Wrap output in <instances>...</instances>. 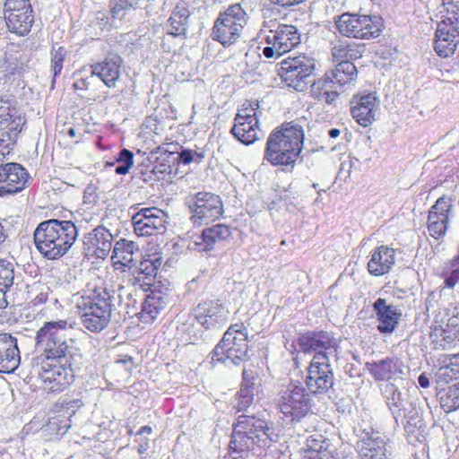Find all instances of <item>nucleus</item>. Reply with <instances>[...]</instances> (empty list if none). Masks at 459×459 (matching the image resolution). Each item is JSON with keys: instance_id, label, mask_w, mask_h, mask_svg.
<instances>
[{"instance_id": "nucleus-1", "label": "nucleus", "mask_w": 459, "mask_h": 459, "mask_svg": "<svg viewBox=\"0 0 459 459\" xmlns=\"http://www.w3.org/2000/svg\"><path fill=\"white\" fill-rule=\"evenodd\" d=\"M279 439L273 422L255 414H241L232 424L229 456L232 459L244 458L255 446L270 447Z\"/></svg>"}, {"instance_id": "nucleus-2", "label": "nucleus", "mask_w": 459, "mask_h": 459, "mask_svg": "<svg viewBox=\"0 0 459 459\" xmlns=\"http://www.w3.org/2000/svg\"><path fill=\"white\" fill-rule=\"evenodd\" d=\"M305 134L302 126L296 121L285 122L269 134L264 160L281 171L291 172L303 149Z\"/></svg>"}, {"instance_id": "nucleus-3", "label": "nucleus", "mask_w": 459, "mask_h": 459, "mask_svg": "<svg viewBox=\"0 0 459 459\" xmlns=\"http://www.w3.org/2000/svg\"><path fill=\"white\" fill-rule=\"evenodd\" d=\"M66 320L45 322L36 333V345L42 347L48 360L63 361V365L80 366L82 356L74 341L66 337L72 328Z\"/></svg>"}, {"instance_id": "nucleus-4", "label": "nucleus", "mask_w": 459, "mask_h": 459, "mask_svg": "<svg viewBox=\"0 0 459 459\" xmlns=\"http://www.w3.org/2000/svg\"><path fill=\"white\" fill-rule=\"evenodd\" d=\"M34 243L47 259H57L65 255L78 237L72 221L51 219L40 222L34 230Z\"/></svg>"}, {"instance_id": "nucleus-5", "label": "nucleus", "mask_w": 459, "mask_h": 459, "mask_svg": "<svg viewBox=\"0 0 459 459\" xmlns=\"http://www.w3.org/2000/svg\"><path fill=\"white\" fill-rule=\"evenodd\" d=\"M248 332L243 324L231 325L212 351V360L224 365L240 366L248 361Z\"/></svg>"}, {"instance_id": "nucleus-6", "label": "nucleus", "mask_w": 459, "mask_h": 459, "mask_svg": "<svg viewBox=\"0 0 459 459\" xmlns=\"http://www.w3.org/2000/svg\"><path fill=\"white\" fill-rule=\"evenodd\" d=\"M104 289L96 297H80L76 303L77 313L83 326L91 332L98 333L103 330L110 321L112 313V294Z\"/></svg>"}, {"instance_id": "nucleus-7", "label": "nucleus", "mask_w": 459, "mask_h": 459, "mask_svg": "<svg viewBox=\"0 0 459 459\" xmlns=\"http://www.w3.org/2000/svg\"><path fill=\"white\" fill-rule=\"evenodd\" d=\"M311 394L299 382H290L280 393L278 405L285 420L295 424L306 418L312 410Z\"/></svg>"}, {"instance_id": "nucleus-8", "label": "nucleus", "mask_w": 459, "mask_h": 459, "mask_svg": "<svg viewBox=\"0 0 459 459\" xmlns=\"http://www.w3.org/2000/svg\"><path fill=\"white\" fill-rule=\"evenodd\" d=\"M446 15L437 24L435 51L441 57L452 56L459 43V5L453 1L444 2Z\"/></svg>"}, {"instance_id": "nucleus-9", "label": "nucleus", "mask_w": 459, "mask_h": 459, "mask_svg": "<svg viewBox=\"0 0 459 459\" xmlns=\"http://www.w3.org/2000/svg\"><path fill=\"white\" fill-rule=\"evenodd\" d=\"M247 22V13L239 4L230 5L214 22L212 37L224 47L234 44Z\"/></svg>"}, {"instance_id": "nucleus-10", "label": "nucleus", "mask_w": 459, "mask_h": 459, "mask_svg": "<svg viewBox=\"0 0 459 459\" xmlns=\"http://www.w3.org/2000/svg\"><path fill=\"white\" fill-rule=\"evenodd\" d=\"M304 383L306 389L315 395H331L335 394V377L329 358L318 355L307 367Z\"/></svg>"}, {"instance_id": "nucleus-11", "label": "nucleus", "mask_w": 459, "mask_h": 459, "mask_svg": "<svg viewBox=\"0 0 459 459\" xmlns=\"http://www.w3.org/2000/svg\"><path fill=\"white\" fill-rule=\"evenodd\" d=\"M148 165L142 164L143 180L152 183L160 180L170 181L176 177L178 168L174 158V151L165 149L164 145L152 150L147 157Z\"/></svg>"}, {"instance_id": "nucleus-12", "label": "nucleus", "mask_w": 459, "mask_h": 459, "mask_svg": "<svg viewBox=\"0 0 459 459\" xmlns=\"http://www.w3.org/2000/svg\"><path fill=\"white\" fill-rule=\"evenodd\" d=\"M315 67L314 58L299 56L284 60L281 63L279 75L288 87L293 88L297 91H304L312 82Z\"/></svg>"}, {"instance_id": "nucleus-13", "label": "nucleus", "mask_w": 459, "mask_h": 459, "mask_svg": "<svg viewBox=\"0 0 459 459\" xmlns=\"http://www.w3.org/2000/svg\"><path fill=\"white\" fill-rule=\"evenodd\" d=\"M56 364L49 362L32 365V369L38 374L43 383V388L49 392H61L69 385L74 377V371L80 366L63 365V361H56Z\"/></svg>"}, {"instance_id": "nucleus-14", "label": "nucleus", "mask_w": 459, "mask_h": 459, "mask_svg": "<svg viewBox=\"0 0 459 459\" xmlns=\"http://www.w3.org/2000/svg\"><path fill=\"white\" fill-rule=\"evenodd\" d=\"M130 219L121 221L125 230L133 228L137 236H152L166 230L167 214L156 208H148L127 215Z\"/></svg>"}, {"instance_id": "nucleus-15", "label": "nucleus", "mask_w": 459, "mask_h": 459, "mask_svg": "<svg viewBox=\"0 0 459 459\" xmlns=\"http://www.w3.org/2000/svg\"><path fill=\"white\" fill-rule=\"evenodd\" d=\"M30 0H5L4 15L8 30L21 36L27 35L34 22Z\"/></svg>"}, {"instance_id": "nucleus-16", "label": "nucleus", "mask_w": 459, "mask_h": 459, "mask_svg": "<svg viewBox=\"0 0 459 459\" xmlns=\"http://www.w3.org/2000/svg\"><path fill=\"white\" fill-rule=\"evenodd\" d=\"M296 343L303 353L314 352L312 359H316L318 355H325L326 358L336 355L339 349L337 339L331 333L323 330L300 333L296 339Z\"/></svg>"}, {"instance_id": "nucleus-17", "label": "nucleus", "mask_w": 459, "mask_h": 459, "mask_svg": "<svg viewBox=\"0 0 459 459\" xmlns=\"http://www.w3.org/2000/svg\"><path fill=\"white\" fill-rule=\"evenodd\" d=\"M358 442L361 459H393L392 442L380 432L364 429Z\"/></svg>"}, {"instance_id": "nucleus-18", "label": "nucleus", "mask_w": 459, "mask_h": 459, "mask_svg": "<svg viewBox=\"0 0 459 459\" xmlns=\"http://www.w3.org/2000/svg\"><path fill=\"white\" fill-rule=\"evenodd\" d=\"M113 235L103 226H98L91 232L84 235L82 254L87 259L92 257L104 259L111 253L110 260L115 266V248L112 249Z\"/></svg>"}, {"instance_id": "nucleus-19", "label": "nucleus", "mask_w": 459, "mask_h": 459, "mask_svg": "<svg viewBox=\"0 0 459 459\" xmlns=\"http://www.w3.org/2000/svg\"><path fill=\"white\" fill-rule=\"evenodd\" d=\"M194 223L202 224L205 221H215L223 213V204L220 195L209 192H198L189 204Z\"/></svg>"}, {"instance_id": "nucleus-20", "label": "nucleus", "mask_w": 459, "mask_h": 459, "mask_svg": "<svg viewBox=\"0 0 459 459\" xmlns=\"http://www.w3.org/2000/svg\"><path fill=\"white\" fill-rule=\"evenodd\" d=\"M365 368L377 382L403 379L407 369L404 361L395 355L368 361Z\"/></svg>"}, {"instance_id": "nucleus-21", "label": "nucleus", "mask_w": 459, "mask_h": 459, "mask_svg": "<svg viewBox=\"0 0 459 459\" xmlns=\"http://www.w3.org/2000/svg\"><path fill=\"white\" fill-rule=\"evenodd\" d=\"M452 199L445 195L439 197L430 207L428 215V230L436 239L443 237L449 225L453 212Z\"/></svg>"}, {"instance_id": "nucleus-22", "label": "nucleus", "mask_w": 459, "mask_h": 459, "mask_svg": "<svg viewBox=\"0 0 459 459\" xmlns=\"http://www.w3.org/2000/svg\"><path fill=\"white\" fill-rule=\"evenodd\" d=\"M29 179L27 169L16 162L0 165V197L21 192Z\"/></svg>"}, {"instance_id": "nucleus-23", "label": "nucleus", "mask_w": 459, "mask_h": 459, "mask_svg": "<svg viewBox=\"0 0 459 459\" xmlns=\"http://www.w3.org/2000/svg\"><path fill=\"white\" fill-rule=\"evenodd\" d=\"M234 137L245 145H250L260 139L262 134L256 113L251 114L247 108L242 109L235 117V125L230 130Z\"/></svg>"}, {"instance_id": "nucleus-24", "label": "nucleus", "mask_w": 459, "mask_h": 459, "mask_svg": "<svg viewBox=\"0 0 459 459\" xmlns=\"http://www.w3.org/2000/svg\"><path fill=\"white\" fill-rule=\"evenodd\" d=\"M378 325L377 331L382 334H391L397 327L402 317V310L393 304L387 303L385 299L377 298L372 304Z\"/></svg>"}, {"instance_id": "nucleus-25", "label": "nucleus", "mask_w": 459, "mask_h": 459, "mask_svg": "<svg viewBox=\"0 0 459 459\" xmlns=\"http://www.w3.org/2000/svg\"><path fill=\"white\" fill-rule=\"evenodd\" d=\"M192 316L206 330L219 328L226 322L224 307L219 300L199 303L193 309Z\"/></svg>"}, {"instance_id": "nucleus-26", "label": "nucleus", "mask_w": 459, "mask_h": 459, "mask_svg": "<svg viewBox=\"0 0 459 459\" xmlns=\"http://www.w3.org/2000/svg\"><path fill=\"white\" fill-rule=\"evenodd\" d=\"M353 118L362 126L367 127L375 121V110L379 105L377 92L358 94L350 101Z\"/></svg>"}, {"instance_id": "nucleus-27", "label": "nucleus", "mask_w": 459, "mask_h": 459, "mask_svg": "<svg viewBox=\"0 0 459 459\" xmlns=\"http://www.w3.org/2000/svg\"><path fill=\"white\" fill-rule=\"evenodd\" d=\"M383 395L396 425H399L403 417L410 414L411 411L417 408L416 404L410 402L398 386L393 383L385 385Z\"/></svg>"}, {"instance_id": "nucleus-28", "label": "nucleus", "mask_w": 459, "mask_h": 459, "mask_svg": "<svg viewBox=\"0 0 459 459\" xmlns=\"http://www.w3.org/2000/svg\"><path fill=\"white\" fill-rule=\"evenodd\" d=\"M231 236V230L226 224H216L205 228L201 234L193 237L190 242L191 248L199 252H210L213 250L216 243L229 239Z\"/></svg>"}, {"instance_id": "nucleus-29", "label": "nucleus", "mask_w": 459, "mask_h": 459, "mask_svg": "<svg viewBox=\"0 0 459 459\" xmlns=\"http://www.w3.org/2000/svg\"><path fill=\"white\" fill-rule=\"evenodd\" d=\"M430 338L442 350L455 347L459 343V316H452L446 322L433 325Z\"/></svg>"}, {"instance_id": "nucleus-30", "label": "nucleus", "mask_w": 459, "mask_h": 459, "mask_svg": "<svg viewBox=\"0 0 459 459\" xmlns=\"http://www.w3.org/2000/svg\"><path fill=\"white\" fill-rule=\"evenodd\" d=\"M264 40L275 44L285 54L300 43V33L296 26L278 24L275 29L268 30Z\"/></svg>"}, {"instance_id": "nucleus-31", "label": "nucleus", "mask_w": 459, "mask_h": 459, "mask_svg": "<svg viewBox=\"0 0 459 459\" xmlns=\"http://www.w3.org/2000/svg\"><path fill=\"white\" fill-rule=\"evenodd\" d=\"M259 383L257 374L246 368L242 370L240 387L236 394V404L238 411H247L254 402L255 394L258 392Z\"/></svg>"}, {"instance_id": "nucleus-32", "label": "nucleus", "mask_w": 459, "mask_h": 459, "mask_svg": "<svg viewBox=\"0 0 459 459\" xmlns=\"http://www.w3.org/2000/svg\"><path fill=\"white\" fill-rule=\"evenodd\" d=\"M21 361L17 339L11 333H0V372L13 373Z\"/></svg>"}, {"instance_id": "nucleus-33", "label": "nucleus", "mask_w": 459, "mask_h": 459, "mask_svg": "<svg viewBox=\"0 0 459 459\" xmlns=\"http://www.w3.org/2000/svg\"><path fill=\"white\" fill-rule=\"evenodd\" d=\"M400 420L403 421L404 432L410 444L425 443L429 435L426 422L424 421L420 408L417 407L411 411L410 414L405 415Z\"/></svg>"}, {"instance_id": "nucleus-34", "label": "nucleus", "mask_w": 459, "mask_h": 459, "mask_svg": "<svg viewBox=\"0 0 459 459\" xmlns=\"http://www.w3.org/2000/svg\"><path fill=\"white\" fill-rule=\"evenodd\" d=\"M394 263V249L386 246H380L373 251L368 263V271L371 275L382 276L390 272Z\"/></svg>"}, {"instance_id": "nucleus-35", "label": "nucleus", "mask_w": 459, "mask_h": 459, "mask_svg": "<svg viewBox=\"0 0 459 459\" xmlns=\"http://www.w3.org/2000/svg\"><path fill=\"white\" fill-rule=\"evenodd\" d=\"M336 455L329 439L316 434L307 439L303 459H338Z\"/></svg>"}, {"instance_id": "nucleus-36", "label": "nucleus", "mask_w": 459, "mask_h": 459, "mask_svg": "<svg viewBox=\"0 0 459 459\" xmlns=\"http://www.w3.org/2000/svg\"><path fill=\"white\" fill-rule=\"evenodd\" d=\"M159 288H151L146 294L139 312V319L143 324L152 323L166 307V300Z\"/></svg>"}, {"instance_id": "nucleus-37", "label": "nucleus", "mask_w": 459, "mask_h": 459, "mask_svg": "<svg viewBox=\"0 0 459 459\" xmlns=\"http://www.w3.org/2000/svg\"><path fill=\"white\" fill-rule=\"evenodd\" d=\"M353 29L358 30L356 39H369L377 38L383 29V19L379 15L353 13Z\"/></svg>"}, {"instance_id": "nucleus-38", "label": "nucleus", "mask_w": 459, "mask_h": 459, "mask_svg": "<svg viewBox=\"0 0 459 459\" xmlns=\"http://www.w3.org/2000/svg\"><path fill=\"white\" fill-rule=\"evenodd\" d=\"M162 258L158 254L148 255L140 262L137 271L139 274L143 276L142 287H146L145 290H151V288H160V281H157L158 271L161 265Z\"/></svg>"}, {"instance_id": "nucleus-39", "label": "nucleus", "mask_w": 459, "mask_h": 459, "mask_svg": "<svg viewBox=\"0 0 459 459\" xmlns=\"http://www.w3.org/2000/svg\"><path fill=\"white\" fill-rule=\"evenodd\" d=\"M328 74L334 87L337 86L339 89L347 84H353L358 78L357 67L349 60L338 62L334 69Z\"/></svg>"}, {"instance_id": "nucleus-40", "label": "nucleus", "mask_w": 459, "mask_h": 459, "mask_svg": "<svg viewBox=\"0 0 459 459\" xmlns=\"http://www.w3.org/2000/svg\"><path fill=\"white\" fill-rule=\"evenodd\" d=\"M190 12L181 5H177L167 21L168 34L174 37L186 35L188 29Z\"/></svg>"}, {"instance_id": "nucleus-41", "label": "nucleus", "mask_w": 459, "mask_h": 459, "mask_svg": "<svg viewBox=\"0 0 459 459\" xmlns=\"http://www.w3.org/2000/svg\"><path fill=\"white\" fill-rule=\"evenodd\" d=\"M134 251H139L133 240H126L124 238L117 240V271L125 272V267L131 269L134 266Z\"/></svg>"}, {"instance_id": "nucleus-42", "label": "nucleus", "mask_w": 459, "mask_h": 459, "mask_svg": "<svg viewBox=\"0 0 459 459\" xmlns=\"http://www.w3.org/2000/svg\"><path fill=\"white\" fill-rule=\"evenodd\" d=\"M364 50L365 45L344 40L338 41L333 45L332 48V55L333 58L339 62L342 60L352 62V60L360 58Z\"/></svg>"}, {"instance_id": "nucleus-43", "label": "nucleus", "mask_w": 459, "mask_h": 459, "mask_svg": "<svg viewBox=\"0 0 459 459\" xmlns=\"http://www.w3.org/2000/svg\"><path fill=\"white\" fill-rule=\"evenodd\" d=\"M14 264L7 260L0 259V308L8 306L6 293L14 284Z\"/></svg>"}, {"instance_id": "nucleus-44", "label": "nucleus", "mask_w": 459, "mask_h": 459, "mask_svg": "<svg viewBox=\"0 0 459 459\" xmlns=\"http://www.w3.org/2000/svg\"><path fill=\"white\" fill-rule=\"evenodd\" d=\"M437 395L441 408L446 413L459 410V381L441 388Z\"/></svg>"}, {"instance_id": "nucleus-45", "label": "nucleus", "mask_w": 459, "mask_h": 459, "mask_svg": "<svg viewBox=\"0 0 459 459\" xmlns=\"http://www.w3.org/2000/svg\"><path fill=\"white\" fill-rule=\"evenodd\" d=\"M93 75H97L108 87L115 86V57L108 56L102 62L91 65Z\"/></svg>"}, {"instance_id": "nucleus-46", "label": "nucleus", "mask_w": 459, "mask_h": 459, "mask_svg": "<svg viewBox=\"0 0 459 459\" xmlns=\"http://www.w3.org/2000/svg\"><path fill=\"white\" fill-rule=\"evenodd\" d=\"M334 25L338 32L347 38H354L356 39V34H358V30L353 29V13H343L341 15H337L333 18Z\"/></svg>"}, {"instance_id": "nucleus-47", "label": "nucleus", "mask_w": 459, "mask_h": 459, "mask_svg": "<svg viewBox=\"0 0 459 459\" xmlns=\"http://www.w3.org/2000/svg\"><path fill=\"white\" fill-rule=\"evenodd\" d=\"M67 50L64 47H53L50 52L51 56V71L53 73V78L51 81V88L55 87L56 79L61 74L63 69V63L67 56Z\"/></svg>"}, {"instance_id": "nucleus-48", "label": "nucleus", "mask_w": 459, "mask_h": 459, "mask_svg": "<svg viewBox=\"0 0 459 459\" xmlns=\"http://www.w3.org/2000/svg\"><path fill=\"white\" fill-rule=\"evenodd\" d=\"M330 88H334L333 82L329 78V74L326 73L322 78L317 81H313L310 85V93L313 99L321 100L322 96L325 94Z\"/></svg>"}, {"instance_id": "nucleus-49", "label": "nucleus", "mask_w": 459, "mask_h": 459, "mask_svg": "<svg viewBox=\"0 0 459 459\" xmlns=\"http://www.w3.org/2000/svg\"><path fill=\"white\" fill-rule=\"evenodd\" d=\"M437 382H445L451 385L459 381V364L451 363L447 366L441 367L436 374Z\"/></svg>"}, {"instance_id": "nucleus-50", "label": "nucleus", "mask_w": 459, "mask_h": 459, "mask_svg": "<svg viewBox=\"0 0 459 459\" xmlns=\"http://www.w3.org/2000/svg\"><path fill=\"white\" fill-rule=\"evenodd\" d=\"M134 165V153L123 148L117 156V175H126Z\"/></svg>"}, {"instance_id": "nucleus-51", "label": "nucleus", "mask_w": 459, "mask_h": 459, "mask_svg": "<svg viewBox=\"0 0 459 459\" xmlns=\"http://www.w3.org/2000/svg\"><path fill=\"white\" fill-rule=\"evenodd\" d=\"M136 300L133 299L132 293L126 294V300L123 299V294L119 295V307L120 308L125 307V313L123 314V321H126L127 318L137 316L139 317V312H137V307L135 306Z\"/></svg>"}, {"instance_id": "nucleus-52", "label": "nucleus", "mask_w": 459, "mask_h": 459, "mask_svg": "<svg viewBox=\"0 0 459 459\" xmlns=\"http://www.w3.org/2000/svg\"><path fill=\"white\" fill-rule=\"evenodd\" d=\"M25 123L24 118L21 116H14L6 123L4 124L3 129H8L7 134L9 138L15 142L16 136L22 132V125Z\"/></svg>"}, {"instance_id": "nucleus-53", "label": "nucleus", "mask_w": 459, "mask_h": 459, "mask_svg": "<svg viewBox=\"0 0 459 459\" xmlns=\"http://www.w3.org/2000/svg\"><path fill=\"white\" fill-rule=\"evenodd\" d=\"M171 147H174V158L176 160L177 167L181 163L184 165H187L195 160L194 151L191 149H184L178 144H171Z\"/></svg>"}, {"instance_id": "nucleus-54", "label": "nucleus", "mask_w": 459, "mask_h": 459, "mask_svg": "<svg viewBox=\"0 0 459 459\" xmlns=\"http://www.w3.org/2000/svg\"><path fill=\"white\" fill-rule=\"evenodd\" d=\"M152 432V429L150 426H143L139 430L135 432V436L137 438L135 441L139 444L137 446V451L140 454H144L150 448V439L146 437L147 435H151Z\"/></svg>"}, {"instance_id": "nucleus-55", "label": "nucleus", "mask_w": 459, "mask_h": 459, "mask_svg": "<svg viewBox=\"0 0 459 459\" xmlns=\"http://www.w3.org/2000/svg\"><path fill=\"white\" fill-rule=\"evenodd\" d=\"M16 114V110L11 108L9 102L0 100V130Z\"/></svg>"}, {"instance_id": "nucleus-56", "label": "nucleus", "mask_w": 459, "mask_h": 459, "mask_svg": "<svg viewBox=\"0 0 459 459\" xmlns=\"http://www.w3.org/2000/svg\"><path fill=\"white\" fill-rule=\"evenodd\" d=\"M272 5L283 8L285 10L290 9L291 7L297 6L300 4L307 2V0H268Z\"/></svg>"}, {"instance_id": "nucleus-57", "label": "nucleus", "mask_w": 459, "mask_h": 459, "mask_svg": "<svg viewBox=\"0 0 459 459\" xmlns=\"http://www.w3.org/2000/svg\"><path fill=\"white\" fill-rule=\"evenodd\" d=\"M267 44H268V46H266L263 48V55L266 58H273L274 56L279 57L284 54L282 52V50L279 49V47L276 46L275 44H273V43H267Z\"/></svg>"}, {"instance_id": "nucleus-58", "label": "nucleus", "mask_w": 459, "mask_h": 459, "mask_svg": "<svg viewBox=\"0 0 459 459\" xmlns=\"http://www.w3.org/2000/svg\"><path fill=\"white\" fill-rule=\"evenodd\" d=\"M117 365H121L124 368L125 371L129 373L134 368L133 358L128 355H117Z\"/></svg>"}, {"instance_id": "nucleus-59", "label": "nucleus", "mask_w": 459, "mask_h": 459, "mask_svg": "<svg viewBox=\"0 0 459 459\" xmlns=\"http://www.w3.org/2000/svg\"><path fill=\"white\" fill-rule=\"evenodd\" d=\"M140 0H117V17L120 10L135 9Z\"/></svg>"}, {"instance_id": "nucleus-60", "label": "nucleus", "mask_w": 459, "mask_h": 459, "mask_svg": "<svg viewBox=\"0 0 459 459\" xmlns=\"http://www.w3.org/2000/svg\"><path fill=\"white\" fill-rule=\"evenodd\" d=\"M459 281V269H454L444 279L445 287L454 288Z\"/></svg>"}, {"instance_id": "nucleus-61", "label": "nucleus", "mask_w": 459, "mask_h": 459, "mask_svg": "<svg viewBox=\"0 0 459 459\" xmlns=\"http://www.w3.org/2000/svg\"><path fill=\"white\" fill-rule=\"evenodd\" d=\"M338 96V87L335 86L334 88H330V90L327 91L324 96H322V100L320 101H323L328 105H332Z\"/></svg>"}, {"instance_id": "nucleus-62", "label": "nucleus", "mask_w": 459, "mask_h": 459, "mask_svg": "<svg viewBox=\"0 0 459 459\" xmlns=\"http://www.w3.org/2000/svg\"><path fill=\"white\" fill-rule=\"evenodd\" d=\"M146 126L150 128L156 134H160V120L157 118V117H149L146 120Z\"/></svg>"}, {"instance_id": "nucleus-63", "label": "nucleus", "mask_w": 459, "mask_h": 459, "mask_svg": "<svg viewBox=\"0 0 459 459\" xmlns=\"http://www.w3.org/2000/svg\"><path fill=\"white\" fill-rule=\"evenodd\" d=\"M344 372L351 378L359 377L360 376L359 367L353 363H347L344 367Z\"/></svg>"}, {"instance_id": "nucleus-64", "label": "nucleus", "mask_w": 459, "mask_h": 459, "mask_svg": "<svg viewBox=\"0 0 459 459\" xmlns=\"http://www.w3.org/2000/svg\"><path fill=\"white\" fill-rule=\"evenodd\" d=\"M291 184L289 186L288 188H284L281 192V195H280V199L284 201L286 203V204H293L292 200H291Z\"/></svg>"}]
</instances>
